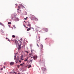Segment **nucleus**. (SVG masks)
Instances as JSON below:
<instances>
[{"label":"nucleus","mask_w":74,"mask_h":74,"mask_svg":"<svg viewBox=\"0 0 74 74\" xmlns=\"http://www.w3.org/2000/svg\"><path fill=\"white\" fill-rule=\"evenodd\" d=\"M15 43L16 44V47H17V45L18 46V50H20V49H21V45H20L19 44V43H18V42L17 40H15Z\"/></svg>","instance_id":"nucleus-1"},{"label":"nucleus","mask_w":74,"mask_h":74,"mask_svg":"<svg viewBox=\"0 0 74 74\" xmlns=\"http://www.w3.org/2000/svg\"><path fill=\"white\" fill-rule=\"evenodd\" d=\"M16 16H12L11 17V18L13 20H14V21L15 22H16V21H19V18H16L15 17Z\"/></svg>","instance_id":"nucleus-2"},{"label":"nucleus","mask_w":74,"mask_h":74,"mask_svg":"<svg viewBox=\"0 0 74 74\" xmlns=\"http://www.w3.org/2000/svg\"><path fill=\"white\" fill-rule=\"evenodd\" d=\"M32 16H31V19H32V20H33L34 19V18H35V17L34 15H32Z\"/></svg>","instance_id":"nucleus-3"},{"label":"nucleus","mask_w":74,"mask_h":74,"mask_svg":"<svg viewBox=\"0 0 74 74\" xmlns=\"http://www.w3.org/2000/svg\"><path fill=\"white\" fill-rule=\"evenodd\" d=\"M38 57L37 56H34L33 57V58L34 59V60H37V58Z\"/></svg>","instance_id":"nucleus-4"},{"label":"nucleus","mask_w":74,"mask_h":74,"mask_svg":"<svg viewBox=\"0 0 74 74\" xmlns=\"http://www.w3.org/2000/svg\"><path fill=\"white\" fill-rule=\"evenodd\" d=\"M43 29L45 31V32H47L48 31V29L47 28H43Z\"/></svg>","instance_id":"nucleus-5"},{"label":"nucleus","mask_w":74,"mask_h":74,"mask_svg":"<svg viewBox=\"0 0 74 74\" xmlns=\"http://www.w3.org/2000/svg\"><path fill=\"white\" fill-rule=\"evenodd\" d=\"M40 47H41V50H42L43 49V45L42 44H41Z\"/></svg>","instance_id":"nucleus-6"},{"label":"nucleus","mask_w":74,"mask_h":74,"mask_svg":"<svg viewBox=\"0 0 74 74\" xmlns=\"http://www.w3.org/2000/svg\"><path fill=\"white\" fill-rule=\"evenodd\" d=\"M18 61H19V59H16V63H18Z\"/></svg>","instance_id":"nucleus-7"},{"label":"nucleus","mask_w":74,"mask_h":74,"mask_svg":"<svg viewBox=\"0 0 74 74\" xmlns=\"http://www.w3.org/2000/svg\"><path fill=\"white\" fill-rule=\"evenodd\" d=\"M10 64V65H13L14 64V62H11Z\"/></svg>","instance_id":"nucleus-8"},{"label":"nucleus","mask_w":74,"mask_h":74,"mask_svg":"<svg viewBox=\"0 0 74 74\" xmlns=\"http://www.w3.org/2000/svg\"><path fill=\"white\" fill-rule=\"evenodd\" d=\"M17 12H18V13H19V12H21V10H19L18 9H17ZM19 11H20V12H19Z\"/></svg>","instance_id":"nucleus-9"},{"label":"nucleus","mask_w":74,"mask_h":74,"mask_svg":"<svg viewBox=\"0 0 74 74\" xmlns=\"http://www.w3.org/2000/svg\"><path fill=\"white\" fill-rule=\"evenodd\" d=\"M34 19H35V21H38V19H37V18L36 17L34 18Z\"/></svg>","instance_id":"nucleus-10"},{"label":"nucleus","mask_w":74,"mask_h":74,"mask_svg":"<svg viewBox=\"0 0 74 74\" xmlns=\"http://www.w3.org/2000/svg\"><path fill=\"white\" fill-rule=\"evenodd\" d=\"M31 24H28L27 25V26H29V27H31Z\"/></svg>","instance_id":"nucleus-11"},{"label":"nucleus","mask_w":74,"mask_h":74,"mask_svg":"<svg viewBox=\"0 0 74 74\" xmlns=\"http://www.w3.org/2000/svg\"><path fill=\"white\" fill-rule=\"evenodd\" d=\"M41 69L42 70H43V71H45V70H46V69H45V68H44V69H43L42 68H41Z\"/></svg>","instance_id":"nucleus-12"},{"label":"nucleus","mask_w":74,"mask_h":74,"mask_svg":"<svg viewBox=\"0 0 74 74\" xmlns=\"http://www.w3.org/2000/svg\"><path fill=\"white\" fill-rule=\"evenodd\" d=\"M31 30V28H28L27 29V31H29V30Z\"/></svg>","instance_id":"nucleus-13"},{"label":"nucleus","mask_w":74,"mask_h":74,"mask_svg":"<svg viewBox=\"0 0 74 74\" xmlns=\"http://www.w3.org/2000/svg\"><path fill=\"white\" fill-rule=\"evenodd\" d=\"M28 60V57L27 58V59H25V60H24V62H25L26 61H27V60Z\"/></svg>","instance_id":"nucleus-14"},{"label":"nucleus","mask_w":74,"mask_h":74,"mask_svg":"<svg viewBox=\"0 0 74 74\" xmlns=\"http://www.w3.org/2000/svg\"><path fill=\"white\" fill-rule=\"evenodd\" d=\"M30 67H32V66L31 65H29V66L28 67V68L29 69V68H30Z\"/></svg>","instance_id":"nucleus-15"},{"label":"nucleus","mask_w":74,"mask_h":74,"mask_svg":"<svg viewBox=\"0 0 74 74\" xmlns=\"http://www.w3.org/2000/svg\"><path fill=\"white\" fill-rule=\"evenodd\" d=\"M8 25H11V22H9L8 23Z\"/></svg>","instance_id":"nucleus-16"},{"label":"nucleus","mask_w":74,"mask_h":74,"mask_svg":"<svg viewBox=\"0 0 74 74\" xmlns=\"http://www.w3.org/2000/svg\"><path fill=\"white\" fill-rule=\"evenodd\" d=\"M12 37H13V38H15V36L14 35H13L12 36Z\"/></svg>","instance_id":"nucleus-17"},{"label":"nucleus","mask_w":74,"mask_h":74,"mask_svg":"<svg viewBox=\"0 0 74 74\" xmlns=\"http://www.w3.org/2000/svg\"><path fill=\"white\" fill-rule=\"evenodd\" d=\"M31 52L32 53V52H33V51H34V50H32V48H31Z\"/></svg>","instance_id":"nucleus-18"},{"label":"nucleus","mask_w":74,"mask_h":74,"mask_svg":"<svg viewBox=\"0 0 74 74\" xmlns=\"http://www.w3.org/2000/svg\"><path fill=\"white\" fill-rule=\"evenodd\" d=\"M21 7H23L24 8H25V7L24 6H23V5H22V4H21Z\"/></svg>","instance_id":"nucleus-19"},{"label":"nucleus","mask_w":74,"mask_h":74,"mask_svg":"<svg viewBox=\"0 0 74 74\" xmlns=\"http://www.w3.org/2000/svg\"><path fill=\"white\" fill-rule=\"evenodd\" d=\"M13 27L14 29H16V27H15V25H13Z\"/></svg>","instance_id":"nucleus-20"},{"label":"nucleus","mask_w":74,"mask_h":74,"mask_svg":"<svg viewBox=\"0 0 74 74\" xmlns=\"http://www.w3.org/2000/svg\"><path fill=\"white\" fill-rule=\"evenodd\" d=\"M17 59H18V60L19 59V57L18 56L17 57Z\"/></svg>","instance_id":"nucleus-21"},{"label":"nucleus","mask_w":74,"mask_h":74,"mask_svg":"<svg viewBox=\"0 0 74 74\" xmlns=\"http://www.w3.org/2000/svg\"><path fill=\"white\" fill-rule=\"evenodd\" d=\"M27 23H28V25H30V23L29 22H27Z\"/></svg>","instance_id":"nucleus-22"},{"label":"nucleus","mask_w":74,"mask_h":74,"mask_svg":"<svg viewBox=\"0 0 74 74\" xmlns=\"http://www.w3.org/2000/svg\"><path fill=\"white\" fill-rule=\"evenodd\" d=\"M20 66H23V64H20Z\"/></svg>","instance_id":"nucleus-23"},{"label":"nucleus","mask_w":74,"mask_h":74,"mask_svg":"<svg viewBox=\"0 0 74 74\" xmlns=\"http://www.w3.org/2000/svg\"><path fill=\"white\" fill-rule=\"evenodd\" d=\"M23 56L22 55L21 57V58H23Z\"/></svg>","instance_id":"nucleus-24"},{"label":"nucleus","mask_w":74,"mask_h":74,"mask_svg":"<svg viewBox=\"0 0 74 74\" xmlns=\"http://www.w3.org/2000/svg\"><path fill=\"white\" fill-rule=\"evenodd\" d=\"M17 67L18 68H19V65H18L17 66Z\"/></svg>","instance_id":"nucleus-25"},{"label":"nucleus","mask_w":74,"mask_h":74,"mask_svg":"<svg viewBox=\"0 0 74 74\" xmlns=\"http://www.w3.org/2000/svg\"><path fill=\"white\" fill-rule=\"evenodd\" d=\"M1 70H3V68H1Z\"/></svg>","instance_id":"nucleus-26"},{"label":"nucleus","mask_w":74,"mask_h":74,"mask_svg":"<svg viewBox=\"0 0 74 74\" xmlns=\"http://www.w3.org/2000/svg\"><path fill=\"white\" fill-rule=\"evenodd\" d=\"M1 32H2V33L4 32V31L2 29H1Z\"/></svg>","instance_id":"nucleus-27"},{"label":"nucleus","mask_w":74,"mask_h":74,"mask_svg":"<svg viewBox=\"0 0 74 74\" xmlns=\"http://www.w3.org/2000/svg\"><path fill=\"white\" fill-rule=\"evenodd\" d=\"M37 45L38 47H39V45H38V43H37Z\"/></svg>","instance_id":"nucleus-28"},{"label":"nucleus","mask_w":74,"mask_h":74,"mask_svg":"<svg viewBox=\"0 0 74 74\" xmlns=\"http://www.w3.org/2000/svg\"><path fill=\"white\" fill-rule=\"evenodd\" d=\"M18 8L19 9L21 8V7L19 6H18Z\"/></svg>","instance_id":"nucleus-29"},{"label":"nucleus","mask_w":74,"mask_h":74,"mask_svg":"<svg viewBox=\"0 0 74 74\" xmlns=\"http://www.w3.org/2000/svg\"><path fill=\"white\" fill-rule=\"evenodd\" d=\"M21 58V59L22 60H23V59L22 58Z\"/></svg>","instance_id":"nucleus-30"},{"label":"nucleus","mask_w":74,"mask_h":74,"mask_svg":"<svg viewBox=\"0 0 74 74\" xmlns=\"http://www.w3.org/2000/svg\"><path fill=\"white\" fill-rule=\"evenodd\" d=\"M8 41L10 42V39H9V38H8Z\"/></svg>","instance_id":"nucleus-31"},{"label":"nucleus","mask_w":74,"mask_h":74,"mask_svg":"<svg viewBox=\"0 0 74 74\" xmlns=\"http://www.w3.org/2000/svg\"><path fill=\"white\" fill-rule=\"evenodd\" d=\"M2 26H4V24H3L2 25Z\"/></svg>","instance_id":"nucleus-32"},{"label":"nucleus","mask_w":74,"mask_h":74,"mask_svg":"<svg viewBox=\"0 0 74 74\" xmlns=\"http://www.w3.org/2000/svg\"><path fill=\"white\" fill-rule=\"evenodd\" d=\"M3 24H2V23H0V25H2Z\"/></svg>","instance_id":"nucleus-33"},{"label":"nucleus","mask_w":74,"mask_h":74,"mask_svg":"<svg viewBox=\"0 0 74 74\" xmlns=\"http://www.w3.org/2000/svg\"><path fill=\"white\" fill-rule=\"evenodd\" d=\"M39 38V41H40V37H39V38Z\"/></svg>","instance_id":"nucleus-34"},{"label":"nucleus","mask_w":74,"mask_h":74,"mask_svg":"<svg viewBox=\"0 0 74 74\" xmlns=\"http://www.w3.org/2000/svg\"><path fill=\"white\" fill-rule=\"evenodd\" d=\"M20 40L21 41H22V38H21V39H20Z\"/></svg>","instance_id":"nucleus-35"},{"label":"nucleus","mask_w":74,"mask_h":74,"mask_svg":"<svg viewBox=\"0 0 74 74\" xmlns=\"http://www.w3.org/2000/svg\"><path fill=\"white\" fill-rule=\"evenodd\" d=\"M36 42L37 43H38V40H37Z\"/></svg>","instance_id":"nucleus-36"},{"label":"nucleus","mask_w":74,"mask_h":74,"mask_svg":"<svg viewBox=\"0 0 74 74\" xmlns=\"http://www.w3.org/2000/svg\"><path fill=\"white\" fill-rule=\"evenodd\" d=\"M14 60H15L16 59V60L17 59L16 58H14Z\"/></svg>","instance_id":"nucleus-37"},{"label":"nucleus","mask_w":74,"mask_h":74,"mask_svg":"<svg viewBox=\"0 0 74 74\" xmlns=\"http://www.w3.org/2000/svg\"><path fill=\"white\" fill-rule=\"evenodd\" d=\"M29 36H30V37L31 36V34H29Z\"/></svg>","instance_id":"nucleus-38"},{"label":"nucleus","mask_w":74,"mask_h":74,"mask_svg":"<svg viewBox=\"0 0 74 74\" xmlns=\"http://www.w3.org/2000/svg\"><path fill=\"white\" fill-rule=\"evenodd\" d=\"M3 68H4V69H5V66H3Z\"/></svg>","instance_id":"nucleus-39"},{"label":"nucleus","mask_w":74,"mask_h":74,"mask_svg":"<svg viewBox=\"0 0 74 74\" xmlns=\"http://www.w3.org/2000/svg\"><path fill=\"white\" fill-rule=\"evenodd\" d=\"M18 53H15V55H17V54H18Z\"/></svg>","instance_id":"nucleus-40"},{"label":"nucleus","mask_w":74,"mask_h":74,"mask_svg":"<svg viewBox=\"0 0 74 74\" xmlns=\"http://www.w3.org/2000/svg\"><path fill=\"white\" fill-rule=\"evenodd\" d=\"M27 17H26V18H25V20H27Z\"/></svg>","instance_id":"nucleus-41"},{"label":"nucleus","mask_w":74,"mask_h":74,"mask_svg":"<svg viewBox=\"0 0 74 74\" xmlns=\"http://www.w3.org/2000/svg\"><path fill=\"white\" fill-rule=\"evenodd\" d=\"M24 27H26V25H24Z\"/></svg>","instance_id":"nucleus-42"},{"label":"nucleus","mask_w":74,"mask_h":74,"mask_svg":"<svg viewBox=\"0 0 74 74\" xmlns=\"http://www.w3.org/2000/svg\"><path fill=\"white\" fill-rule=\"evenodd\" d=\"M27 53H29V51H27Z\"/></svg>","instance_id":"nucleus-43"},{"label":"nucleus","mask_w":74,"mask_h":74,"mask_svg":"<svg viewBox=\"0 0 74 74\" xmlns=\"http://www.w3.org/2000/svg\"><path fill=\"white\" fill-rule=\"evenodd\" d=\"M12 71H14V69H13L12 70Z\"/></svg>","instance_id":"nucleus-44"},{"label":"nucleus","mask_w":74,"mask_h":74,"mask_svg":"<svg viewBox=\"0 0 74 74\" xmlns=\"http://www.w3.org/2000/svg\"><path fill=\"white\" fill-rule=\"evenodd\" d=\"M14 58H16V55L14 56Z\"/></svg>","instance_id":"nucleus-45"},{"label":"nucleus","mask_w":74,"mask_h":74,"mask_svg":"<svg viewBox=\"0 0 74 74\" xmlns=\"http://www.w3.org/2000/svg\"><path fill=\"white\" fill-rule=\"evenodd\" d=\"M24 22H25V23H26V22L25 21H24Z\"/></svg>","instance_id":"nucleus-46"},{"label":"nucleus","mask_w":74,"mask_h":74,"mask_svg":"<svg viewBox=\"0 0 74 74\" xmlns=\"http://www.w3.org/2000/svg\"><path fill=\"white\" fill-rule=\"evenodd\" d=\"M19 62H21V60H20L19 61Z\"/></svg>","instance_id":"nucleus-47"},{"label":"nucleus","mask_w":74,"mask_h":74,"mask_svg":"<svg viewBox=\"0 0 74 74\" xmlns=\"http://www.w3.org/2000/svg\"><path fill=\"white\" fill-rule=\"evenodd\" d=\"M29 55H32V54L30 53L29 54Z\"/></svg>","instance_id":"nucleus-48"},{"label":"nucleus","mask_w":74,"mask_h":74,"mask_svg":"<svg viewBox=\"0 0 74 74\" xmlns=\"http://www.w3.org/2000/svg\"><path fill=\"white\" fill-rule=\"evenodd\" d=\"M13 73V72L12 71V72H10V73Z\"/></svg>","instance_id":"nucleus-49"},{"label":"nucleus","mask_w":74,"mask_h":74,"mask_svg":"<svg viewBox=\"0 0 74 74\" xmlns=\"http://www.w3.org/2000/svg\"><path fill=\"white\" fill-rule=\"evenodd\" d=\"M47 39V38H46L45 39V40H46Z\"/></svg>","instance_id":"nucleus-50"},{"label":"nucleus","mask_w":74,"mask_h":74,"mask_svg":"<svg viewBox=\"0 0 74 74\" xmlns=\"http://www.w3.org/2000/svg\"><path fill=\"white\" fill-rule=\"evenodd\" d=\"M8 26H9V27H10V25H9Z\"/></svg>","instance_id":"nucleus-51"},{"label":"nucleus","mask_w":74,"mask_h":74,"mask_svg":"<svg viewBox=\"0 0 74 74\" xmlns=\"http://www.w3.org/2000/svg\"><path fill=\"white\" fill-rule=\"evenodd\" d=\"M21 74H25V73H21Z\"/></svg>","instance_id":"nucleus-52"},{"label":"nucleus","mask_w":74,"mask_h":74,"mask_svg":"<svg viewBox=\"0 0 74 74\" xmlns=\"http://www.w3.org/2000/svg\"><path fill=\"white\" fill-rule=\"evenodd\" d=\"M25 71L23 70V71H22V72H23V71Z\"/></svg>","instance_id":"nucleus-53"},{"label":"nucleus","mask_w":74,"mask_h":74,"mask_svg":"<svg viewBox=\"0 0 74 74\" xmlns=\"http://www.w3.org/2000/svg\"><path fill=\"white\" fill-rule=\"evenodd\" d=\"M8 38H6V40H7V39H8Z\"/></svg>","instance_id":"nucleus-54"},{"label":"nucleus","mask_w":74,"mask_h":74,"mask_svg":"<svg viewBox=\"0 0 74 74\" xmlns=\"http://www.w3.org/2000/svg\"><path fill=\"white\" fill-rule=\"evenodd\" d=\"M15 5H16H16H17V4H16H16H15Z\"/></svg>","instance_id":"nucleus-55"},{"label":"nucleus","mask_w":74,"mask_h":74,"mask_svg":"<svg viewBox=\"0 0 74 74\" xmlns=\"http://www.w3.org/2000/svg\"><path fill=\"white\" fill-rule=\"evenodd\" d=\"M26 28H28V27H25Z\"/></svg>","instance_id":"nucleus-56"},{"label":"nucleus","mask_w":74,"mask_h":74,"mask_svg":"<svg viewBox=\"0 0 74 74\" xmlns=\"http://www.w3.org/2000/svg\"><path fill=\"white\" fill-rule=\"evenodd\" d=\"M5 63H6L5 62L4 63V64H5Z\"/></svg>","instance_id":"nucleus-57"},{"label":"nucleus","mask_w":74,"mask_h":74,"mask_svg":"<svg viewBox=\"0 0 74 74\" xmlns=\"http://www.w3.org/2000/svg\"><path fill=\"white\" fill-rule=\"evenodd\" d=\"M30 46L31 47H32V45H30Z\"/></svg>","instance_id":"nucleus-58"},{"label":"nucleus","mask_w":74,"mask_h":74,"mask_svg":"<svg viewBox=\"0 0 74 74\" xmlns=\"http://www.w3.org/2000/svg\"><path fill=\"white\" fill-rule=\"evenodd\" d=\"M25 64V62H23V64Z\"/></svg>","instance_id":"nucleus-59"},{"label":"nucleus","mask_w":74,"mask_h":74,"mask_svg":"<svg viewBox=\"0 0 74 74\" xmlns=\"http://www.w3.org/2000/svg\"><path fill=\"white\" fill-rule=\"evenodd\" d=\"M31 28V29H32V27H29Z\"/></svg>","instance_id":"nucleus-60"},{"label":"nucleus","mask_w":74,"mask_h":74,"mask_svg":"<svg viewBox=\"0 0 74 74\" xmlns=\"http://www.w3.org/2000/svg\"><path fill=\"white\" fill-rule=\"evenodd\" d=\"M32 29H33V30H34V28H32Z\"/></svg>","instance_id":"nucleus-61"},{"label":"nucleus","mask_w":74,"mask_h":74,"mask_svg":"<svg viewBox=\"0 0 74 74\" xmlns=\"http://www.w3.org/2000/svg\"><path fill=\"white\" fill-rule=\"evenodd\" d=\"M27 52V51H25V52Z\"/></svg>","instance_id":"nucleus-62"},{"label":"nucleus","mask_w":74,"mask_h":74,"mask_svg":"<svg viewBox=\"0 0 74 74\" xmlns=\"http://www.w3.org/2000/svg\"><path fill=\"white\" fill-rule=\"evenodd\" d=\"M31 58L32 59V58H33V57H31Z\"/></svg>","instance_id":"nucleus-63"},{"label":"nucleus","mask_w":74,"mask_h":74,"mask_svg":"<svg viewBox=\"0 0 74 74\" xmlns=\"http://www.w3.org/2000/svg\"><path fill=\"white\" fill-rule=\"evenodd\" d=\"M18 74H20V73H18Z\"/></svg>","instance_id":"nucleus-64"}]
</instances>
